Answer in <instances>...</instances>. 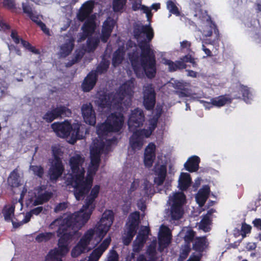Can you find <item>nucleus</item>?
I'll return each mask as SVG.
<instances>
[{
  "label": "nucleus",
  "mask_w": 261,
  "mask_h": 261,
  "mask_svg": "<svg viewBox=\"0 0 261 261\" xmlns=\"http://www.w3.org/2000/svg\"><path fill=\"white\" fill-rule=\"evenodd\" d=\"M65 42L60 46L59 54L61 57H65L68 56L74 47V39L69 36L65 37Z\"/></svg>",
  "instance_id": "23"
},
{
  "label": "nucleus",
  "mask_w": 261,
  "mask_h": 261,
  "mask_svg": "<svg viewBox=\"0 0 261 261\" xmlns=\"http://www.w3.org/2000/svg\"><path fill=\"white\" fill-rule=\"evenodd\" d=\"M157 120H152L149 122L148 129L136 130L132 131L133 134L130 138L129 143L134 150H140L144 144V138L149 137L156 125Z\"/></svg>",
  "instance_id": "9"
},
{
  "label": "nucleus",
  "mask_w": 261,
  "mask_h": 261,
  "mask_svg": "<svg viewBox=\"0 0 261 261\" xmlns=\"http://www.w3.org/2000/svg\"><path fill=\"white\" fill-rule=\"evenodd\" d=\"M111 242V237H107L97 248L92 252L88 259L85 258L81 261H98L103 253L109 247Z\"/></svg>",
  "instance_id": "17"
},
{
  "label": "nucleus",
  "mask_w": 261,
  "mask_h": 261,
  "mask_svg": "<svg viewBox=\"0 0 261 261\" xmlns=\"http://www.w3.org/2000/svg\"><path fill=\"white\" fill-rule=\"evenodd\" d=\"M124 123V117L120 113H112L109 115L105 123L99 124L97 127L99 143L106 146V149L112 144L114 140L108 139L109 134L112 132H119Z\"/></svg>",
  "instance_id": "6"
},
{
  "label": "nucleus",
  "mask_w": 261,
  "mask_h": 261,
  "mask_svg": "<svg viewBox=\"0 0 261 261\" xmlns=\"http://www.w3.org/2000/svg\"><path fill=\"white\" fill-rule=\"evenodd\" d=\"M183 62H190L194 65H196L194 59L192 57L191 55H187L183 58Z\"/></svg>",
  "instance_id": "55"
},
{
  "label": "nucleus",
  "mask_w": 261,
  "mask_h": 261,
  "mask_svg": "<svg viewBox=\"0 0 261 261\" xmlns=\"http://www.w3.org/2000/svg\"><path fill=\"white\" fill-rule=\"evenodd\" d=\"M98 43L97 39L90 38L87 41V46L86 49L88 51H91L95 49Z\"/></svg>",
  "instance_id": "43"
},
{
  "label": "nucleus",
  "mask_w": 261,
  "mask_h": 261,
  "mask_svg": "<svg viewBox=\"0 0 261 261\" xmlns=\"http://www.w3.org/2000/svg\"><path fill=\"white\" fill-rule=\"evenodd\" d=\"M186 201V197L182 192L173 193L169 196L168 203L171 205L170 215L172 219L181 218L184 211L182 206Z\"/></svg>",
  "instance_id": "10"
},
{
  "label": "nucleus",
  "mask_w": 261,
  "mask_h": 261,
  "mask_svg": "<svg viewBox=\"0 0 261 261\" xmlns=\"http://www.w3.org/2000/svg\"><path fill=\"white\" fill-rule=\"evenodd\" d=\"M154 172L156 175L154 179V183L158 186L162 185L166 175V166L163 165H156L154 167Z\"/></svg>",
  "instance_id": "24"
},
{
  "label": "nucleus",
  "mask_w": 261,
  "mask_h": 261,
  "mask_svg": "<svg viewBox=\"0 0 261 261\" xmlns=\"http://www.w3.org/2000/svg\"><path fill=\"white\" fill-rule=\"evenodd\" d=\"M126 0H113V8L114 11H121L125 6Z\"/></svg>",
  "instance_id": "41"
},
{
  "label": "nucleus",
  "mask_w": 261,
  "mask_h": 261,
  "mask_svg": "<svg viewBox=\"0 0 261 261\" xmlns=\"http://www.w3.org/2000/svg\"><path fill=\"white\" fill-rule=\"evenodd\" d=\"M22 9L24 13H26L29 16L33 14L32 8L26 4L22 3Z\"/></svg>",
  "instance_id": "53"
},
{
  "label": "nucleus",
  "mask_w": 261,
  "mask_h": 261,
  "mask_svg": "<svg viewBox=\"0 0 261 261\" xmlns=\"http://www.w3.org/2000/svg\"><path fill=\"white\" fill-rule=\"evenodd\" d=\"M82 112L84 121L89 125H95L96 123V116L91 104L84 105L82 107Z\"/></svg>",
  "instance_id": "18"
},
{
  "label": "nucleus",
  "mask_w": 261,
  "mask_h": 261,
  "mask_svg": "<svg viewBox=\"0 0 261 261\" xmlns=\"http://www.w3.org/2000/svg\"><path fill=\"white\" fill-rule=\"evenodd\" d=\"M208 25H205L203 28V34L205 37L211 36L213 33V30L215 28V25L208 22Z\"/></svg>",
  "instance_id": "45"
},
{
  "label": "nucleus",
  "mask_w": 261,
  "mask_h": 261,
  "mask_svg": "<svg viewBox=\"0 0 261 261\" xmlns=\"http://www.w3.org/2000/svg\"><path fill=\"white\" fill-rule=\"evenodd\" d=\"M149 233V229L146 226H142L134 242L133 251L139 252L142 248L144 243Z\"/></svg>",
  "instance_id": "19"
},
{
  "label": "nucleus",
  "mask_w": 261,
  "mask_h": 261,
  "mask_svg": "<svg viewBox=\"0 0 261 261\" xmlns=\"http://www.w3.org/2000/svg\"><path fill=\"white\" fill-rule=\"evenodd\" d=\"M97 80L96 72H90L85 79L82 84V88L85 92H88L94 86Z\"/></svg>",
  "instance_id": "26"
},
{
  "label": "nucleus",
  "mask_w": 261,
  "mask_h": 261,
  "mask_svg": "<svg viewBox=\"0 0 261 261\" xmlns=\"http://www.w3.org/2000/svg\"><path fill=\"white\" fill-rule=\"evenodd\" d=\"M139 214L135 212L131 214L128 217V221L126 223L125 232L122 237L123 243L127 245L132 240L136 234V230L139 225Z\"/></svg>",
  "instance_id": "11"
},
{
  "label": "nucleus",
  "mask_w": 261,
  "mask_h": 261,
  "mask_svg": "<svg viewBox=\"0 0 261 261\" xmlns=\"http://www.w3.org/2000/svg\"><path fill=\"white\" fill-rule=\"evenodd\" d=\"M54 237L55 233L45 232L40 233L38 234L36 236L35 240L38 242H46L49 240Z\"/></svg>",
  "instance_id": "39"
},
{
  "label": "nucleus",
  "mask_w": 261,
  "mask_h": 261,
  "mask_svg": "<svg viewBox=\"0 0 261 261\" xmlns=\"http://www.w3.org/2000/svg\"><path fill=\"white\" fill-rule=\"evenodd\" d=\"M132 8L134 11L138 10H141L143 13L146 14V17L148 20L149 21L152 17V13L151 12V8L149 7H146L144 5H141L140 2L135 1L133 3Z\"/></svg>",
  "instance_id": "33"
},
{
  "label": "nucleus",
  "mask_w": 261,
  "mask_h": 261,
  "mask_svg": "<svg viewBox=\"0 0 261 261\" xmlns=\"http://www.w3.org/2000/svg\"><path fill=\"white\" fill-rule=\"evenodd\" d=\"M143 190L141 195L143 201L146 200L149 197H151L155 193V190L151 183L147 180H145L143 184Z\"/></svg>",
  "instance_id": "30"
},
{
  "label": "nucleus",
  "mask_w": 261,
  "mask_h": 261,
  "mask_svg": "<svg viewBox=\"0 0 261 261\" xmlns=\"http://www.w3.org/2000/svg\"><path fill=\"white\" fill-rule=\"evenodd\" d=\"M8 181L9 184L13 187H18L20 184V179L17 170H14L10 174Z\"/></svg>",
  "instance_id": "35"
},
{
  "label": "nucleus",
  "mask_w": 261,
  "mask_h": 261,
  "mask_svg": "<svg viewBox=\"0 0 261 261\" xmlns=\"http://www.w3.org/2000/svg\"><path fill=\"white\" fill-rule=\"evenodd\" d=\"M253 224L255 227L261 230V219H256L253 221Z\"/></svg>",
  "instance_id": "63"
},
{
  "label": "nucleus",
  "mask_w": 261,
  "mask_h": 261,
  "mask_svg": "<svg viewBox=\"0 0 261 261\" xmlns=\"http://www.w3.org/2000/svg\"><path fill=\"white\" fill-rule=\"evenodd\" d=\"M134 88V80H131L122 85L118 92L99 98L96 101L98 109L103 113L123 109V106H128L130 103Z\"/></svg>",
  "instance_id": "4"
},
{
  "label": "nucleus",
  "mask_w": 261,
  "mask_h": 261,
  "mask_svg": "<svg viewBox=\"0 0 261 261\" xmlns=\"http://www.w3.org/2000/svg\"><path fill=\"white\" fill-rule=\"evenodd\" d=\"M240 90L242 92L244 100L246 102H250L252 98V94L250 92L249 89L244 86L240 87Z\"/></svg>",
  "instance_id": "40"
},
{
  "label": "nucleus",
  "mask_w": 261,
  "mask_h": 261,
  "mask_svg": "<svg viewBox=\"0 0 261 261\" xmlns=\"http://www.w3.org/2000/svg\"><path fill=\"white\" fill-rule=\"evenodd\" d=\"M89 251L80 241L76 245L73 247L71 252L72 257H77L81 254Z\"/></svg>",
  "instance_id": "34"
},
{
  "label": "nucleus",
  "mask_w": 261,
  "mask_h": 261,
  "mask_svg": "<svg viewBox=\"0 0 261 261\" xmlns=\"http://www.w3.org/2000/svg\"><path fill=\"white\" fill-rule=\"evenodd\" d=\"M180 45L182 48H189L191 46V43L188 41H184L180 43Z\"/></svg>",
  "instance_id": "64"
},
{
  "label": "nucleus",
  "mask_w": 261,
  "mask_h": 261,
  "mask_svg": "<svg viewBox=\"0 0 261 261\" xmlns=\"http://www.w3.org/2000/svg\"><path fill=\"white\" fill-rule=\"evenodd\" d=\"M4 5L10 8H13L14 6V1L13 0H4Z\"/></svg>",
  "instance_id": "59"
},
{
  "label": "nucleus",
  "mask_w": 261,
  "mask_h": 261,
  "mask_svg": "<svg viewBox=\"0 0 261 261\" xmlns=\"http://www.w3.org/2000/svg\"><path fill=\"white\" fill-rule=\"evenodd\" d=\"M195 236V233L193 231V230H192L191 228H187L186 231V234L184 237V239L185 241L189 243L190 242H191Z\"/></svg>",
  "instance_id": "49"
},
{
  "label": "nucleus",
  "mask_w": 261,
  "mask_h": 261,
  "mask_svg": "<svg viewBox=\"0 0 261 261\" xmlns=\"http://www.w3.org/2000/svg\"><path fill=\"white\" fill-rule=\"evenodd\" d=\"M30 170L39 177H41L44 173L43 169L40 166H31Z\"/></svg>",
  "instance_id": "50"
},
{
  "label": "nucleus",
  "mask_w": 261,
  "mask_h": 261,
  "mask_svg": "<svg viewBox=\"0 0 261 261\" xmlns=\"http://www.w3.org/2000/svg\"><path fill=\"white\" fill-rule=\"evenodd\" d=\"M51 128L58 136L67 138V141L72 144L77 139H82L87 133L84 126L79 123L71 125L67 121L62 123L55 122L51 124Z\"/></svg>",
  "instance_id": "7"
},
{
  "label": "nucleus",
  "mask_w": 261,
  "mask_h": 261,
  "mask_svg": "<svg viewBox=\"0 0 261 261\" xmlns=\"http://www.w3.org/2000/svg\"><path fill=\"white\" fill-rule=\"evenodd\" d=\"M62 147L59 145H55L52 147L53 155L54 156V159L61 160L60 157L63 154Z\"/></svg>",
  "instance_id": "42"
},
{
  "label": "nucleus",
  "mask_w": 261,
  "mask_h": 261,
  "mask_svg": "<svg viewBox=\"0 0 261 261\" xmlns=\"http://www.w3.org/2000/svg\"><path fill=\"white\" fill-rule=\"evenodd\" d=\"M67 206V203L63 202L57 205L55 208V212L56 213L59 212L65 209Z\"/></svg>",
  "instance_id": "54"
},
{
  "label": "nucleus",
  "mask_w": 261,
  "mask_h": 261,
  "mask_svg": "<svg viewBox=\"0 0 261 261\" xmlns=\"http://www.w3.org/2000/svg\"><path fill=\"white\" fill-rule=\"evenodd\" d=\"M115 24L114 21L110 18L107 19L103 23L101 36V40L106 42L109 38Z\"/></svg>",
  "instance_id": "25"
},
{
  "label": "nucleus",
  "mask_w": 261,
  "mask_h": 261,
  "mask_svg": "<svg viewBox=\"0 0 261 261\" xmlns=\"http://www.w3.org/2000/svg\"><path fill=\"white\" fill-rule=\"evenodd\" d=\"M64 171V167L61 160H52L48 173L50 179L56 181L62 175Z\"/></svg>",
  "instance_id": "15"
},
{
  "label": "nucleus",
  "mask_w": 261,
  "mask_h": 261,
  "mask_svg": "<svg viewBox=\"0 0 261 261\" xmlns=\"http://www.w3.org/2000/svg\"><path fill=\"white\" fill-rule=\"evenodd\" d=\"M99 185H95L87 195L82 208L73 214H65L55 220L49 225L50 229H57L58 236L61 234L58 248L51 250L46 261H62L61 257L69 251L68 245L74 235L87 222L95 207V199L100 191Z\"/></svg>",
  "instance_id": "1"
},
{
  "label": "nucleus",
  "mask_w": 261,
  "mask_h": 261,
  "mask_svg": "<svg viewBox=\"0 0 261 261\" xmlns=\"http://www.w3.org/2000/svg\"><path fill=\"white\" fill-rule=\"evenodd\" d=\"M171 240V230L167 226L162 225L160 226L159 232V243L161 248L167 246Z\"/></svg>",
  "instance_id": "20"
},
{
  "label": "nucleus",
  "mask_w": 261,
  "mask_h": 261,
  "mask_svg": "<svg viewBox=\"0 0 261 261\" xmlns=\"http://www.w3.org/2000/svg\"><path fill=\"white\" fill-rule=\"evenodd\" d=\"M93 8V4L91 2H87L83 5L77 14V19L81 21L86 19L84 25L82 27L83 35L80 39L81 41L91 35L95 30L96 24L95 22V15H91Z\"/></svg>",
  "instance_id": "8"
},
{
  "label": "nucleus",
  "mask_w": 261,
  "mask_h": 261,
  "mask_svg": "<svg viewBox=\"0 0 261 261\" xmlns=\"http://www.w3.org/2000/svg\"><path fill=\"white\" fill-rule=\"evenodd\" d=\"M162 63L168 66V69L170 71H175L178 68L182 69L186 68V65L183 63V62H177L176 63H174L171 60L163 59Z\"/></svg>",
  "instance_id": "32"
},
{
  "label": "nucleus",
  "mask_w": 261,
  "mask_h": 261,
  "mask_svg": "<svg viewBox=\"0 0 261 261\" xmlns=\"http://www.w3.org/2000/svg\"><path fill=\"white\" fill-rule=\"evenodd\" d=\"M155 145L152 143H149L146 147L144 155V163L146 167H150L155 158Z\"/></svg>",
  "instance_id": "22"
},
{
  "label": "nucleus",
  "mask_w": 261,
  "mask_h": 261,
  "mask_svg": "<svg viewBox=\"0 0 261 261\" xmlns=\"http://www.w3.org/2000/svg\"><path fill=\"white\" fill-rule=\"evenodd\" d=\"M113 223V213L106 211L94 228L88 230L80 242L89 251L93 248L106 236Z\"/></svg>",
  "instance_id": "5"
},
{
  "label": "nucleus",
  "mask_w": 261,
  "mask_h": 261,
  "mask_svg": "<svg viewBox=\"0 0 261 261\" xmlns=\"http://www.w3.org/2000/svg\"><path fill=\"white\" fill-rule=\"evenodd\" d=\"M39 26L41 28V30L43 31L44 33H45L47 35H50L49 31L46 28L44 23H43L42 22H40Z\"/></svg>",
  "instance_id": "57"
},
{
  "label": "nucleus",
  "mask_w": 261,
  "mask_h": 261,
  "mask_svg": "<svg viewBox=\"0 0 261 261\" xmlns=\"http://www.w3.org/2000/svg\"><path fill=\"white\" fill-rule=\"evenodd\" d=\"M205 238H196L194 241V247L196 250H200L205 245Z\"/></svg>",
  "instance_id": "44"
},
{
  "label": "nucleus",
  "mask_w": 261,
  "mask_h": 261,
  "mask_svg": "<svg viewBox=\"0 0 261 261\" xmlns=\"http://www.w3.org/2000/svg\"><path fill=\"white\" fill-rule=\"evenodd\" d=\"M16 205H19L22 206V203L19 201H16V202L12 205H6L3 210V214L5 219L8 221H11L13 226L15 228L18 227L20 226L19 225L20 222L17 223L12 220L14 216L15 207Z\"/></svg>",
  "instance_id": "21"
},
{
  "label": "nucleus",
  "mask_w": 261,
  "mask_h": 261,
  "mask_svg": "<svg viewBox=\"0 0 261 261\" xmlns=\"http://www.w3.org/2000/svg\"><path fill=\"white\" fill-rule=\"evenodd\" d=\"M191 179L190 174L181 173L178 179V187L182 190H186L190 185Z\"/></svg>",
  "instance_id": "31"
},
{
  "label": "nucleus",
  "mask_w": 261,
  "mask_h": 261,
  "mask_svg": "<svg viewBox=\"0 0 261 261\" xmlns=\"http://www.w3.org/2000/svg\"><path fill=\"white\" fill-rule=\"evenodd\" d=\"M30 18L35 22H36L38 25H39V22H42L39 19V16L37 15H35L34 13L31 15V16H29Z\"/></svg>",
  "instance_id": "60"
},
{
  "label": "nucleus",
  "mask_w": 261,
  "mask_h": 261,
  "mask_svg": "<svg viewBox=\"0 0 261 261\" xmlns=\"http://www.w3.org/2000/svg\"><path fill=\"white\" fill-rule=\"evenodd\" d=\"M30 203L32 205L42 204L47 201L51 197V194L41 188L36 189L34 192L29 193Z\"/></svg>",
  "instance_id": "12"
},
{
  "label": "nucleus",
  "mask_w": 261,
  "mask_h": 261,
  "mask_svg": "<svg viewBox=\"0 0 261 261\" xmlns=\"http://www.w3.org/2000/svg\"><path fill=\"white\" fill-rule=\"evenodd\" d=\"M42 209L43 208L42 206H39L34 209H33L30 213H27L24 219L22 221H20L19 225H22L23 224L28 222L30 220L32 214L36 215H38L41 212Z\"/></svg>",
  "instance_id": "38"
},
{
  "label": "nucleus",
  "mask_w": 261,
  "mask_h": 261,
  "mask_svg": "<svg viewBox=\"0 0 261 261\" xmlns=\"http://www.w3.org/2000/svg\"><path fill=\"white\" fill-rule=\"evenodd\" d=\"M167 7L170 12L177 15L179 14L177 7L175 5V3L172 1H169L167 2Z\"/></svg>",
  "instance_id": "47"
},
{
  "label": "nucleus",
  "mask_w": 261,
  "mask_h": 261,
  "mask_svg": "<svg viewBox=\"0 0 261 261\" xmlns=\"http://www.w3.org/2000/svg\"><path fill=\"white\" fill-rule=\"evenodd\" d=\"M210 187L207 186H204L201 189L196 196V200L200 207H202L206 202L209 193Z\"/></svg>",
  "instance_id": "27"
},
{
  "label": "nucleus",
  "mask_w": 261,
  "mask_h": 261,
  "mask_svg": "<svg viewBox=\"0 0 261 261\" xmlns=\"http://www.w3.org/2000/svg\"><path fill=\"white\" fill-rule=\"evenodd\" d=\"M231 101L228 97L220 96L211 100V104L216 107H221Z\"/></svg>",
  "instance_id": "37"
},
{
  "label": "nucleus",
  "mask_w": 261,
  "mask_h": 261,
  "mask_svg": "<svg viewBox=\"0 0 261 261\" xmlns=\"http://www.w3.org/2000/svg\"><path fill=\"white\" fill-rule=\"evenodd\" d=\"M200 159L198 156L194 155L190 158L185 164V167L190 172L196 171L199 168Z\"/></svg>",
  "instance_id": "29"
},
{
  "label": "nucleus",
  "mask_w": 261,
  "mask_h": 261,
  "mask_svg": "<svg viewBox=\"0 0 261 261\" xmlns=\"http://www.w3.org/2000/svg\"><path fill=\"white\" fill-rule=\"evenodd\" d=\"M21 44L24 47H25L26 48L28 49L29 50H30L32 51H34V48L31 47V46L30 45V44L28 42L24 41L23 40H21Z\"/></svg>",
  "instance_id": "58"
},
{
  "label": "nucleus",
  "mask_w": 261,
  "mask_h": 261,
  "mask_svg": "<svg viewBox=\"0 0 261 261\" xmlns=\"http://www.w3.org/2000/svg\"><path fill=\"white\" fill-rule=\"evenodd\" d=\"M138 206L140 210L141 211H144L146 208V205L145 204L144 201H140L138 202L137 203Z\"/></svg>",
  "instance_id": "62"
},
{
  "label": "nucleus",
  "mask_w": 261,
  "mask_h": 261,
  "mask_svg": "<svg viewBox=\"0 0 261 261\" xmlns=\"http://www.w3.org/2000/svg\"><path fill=\"white\" fill-rule=\"evenodd\" d=\"M143 103L145 108L150 110L155 105V93L153 88L150 84H147L143 88Z\"/></svg>",
  "instance_id": "16"
},
{
  "label": "nucleus",
  "mask_w": 261,
  "mask_h": 261,
  "mask_svg": "<svg viewBox=\"0 0 261 261\" xmlns=\"http://www.w3.org/2000/svg\"><path fill=\"white\" fill-rule=\"evenodd\" d=\"M109 66V62L107 61H102L97 68V71L99 73H102L106 71Z\"/></svg>",
  "instance_id": "51"
},
{
  "label": "nucleus",
  "mask_w": 261,
  "mask_h": 261,
  "mask_svg": "<svg viewBox=\"0 0 261 261\" xmlns=\"http://www.w3.org/2000/svg\"><path fill=\"white\" fill-rule=\"evenodd\" d=\"M118 255L114 250H111L107 255L105 261H118Z\"/></svg>",
  "instance_id": "48"
},
{
  "label": "nucleus",
  "mask_w": 261,
  "mask_h": 261,
  "mask_svg": "<svg viewBox=\"0 0 261 261\" xmlns=\"http://www.w3.org/2000/svg\"><path fill=\"white\" fill-rule=\"evenodd\" d=\"M71 114V112L69 109L64 106H60L48 111L44 115L43 118L47 122H50L59 117H68Z\"/></svg>",
  "instance_id": "14"
},
{
  "label": "nucleus",
  "mask_w": 261,
  "mask_h": 261,
  "mask_svg": "<svg viewBox=\"0 0 261 261\" xmlns=\"http://www.w3.org/2000/svg\"><path fill=\"white\" fill-rule=\"evenodd\" d=\"M215 212V210L211 209L208 211L205 216H204L200 221L199 227L205 232L208 231L211 228V216Z\"/></svg>",
  "instance_id": "28"
},
{
  "label": "nucleus",
  "mask_w": 261,
  "mask_h": 261,
  "mask_svg": "<svg viewBox=\"0 0 261 261\" xmlns=\"http://www.w3.org/2000/svg\"><path fill=\"white\" fill-rule=\"evenodd\" d=\"M251 227L246 224H243L242 226V231L245 233H248L250 232Z\"/></svg>",
  "instance_id": "56"
},
{
  "label": "nucleus",
  "mask_w": 261,
  "mask_h": 261,
  "mask_svg": "<svg viewBox=\"0 0 261 261\" xmlns=\"http://www.w3.org/2000/svg\"><path fill=\"white\" fill-rule=\"evenodd\" d=\"M134 36L139 42V49L131 41L127 44L132 66L137 76H141L144 72L148 77L152 78L156 73L155 60L154 53L146 39L150 41L153 38V29L150 24L141 25L135 29Z\"/></svg>",
  "instance_id": "3"
},
{
  "label": "nucleus",
  "mask_w": 261,
  "mask_h": 261,
  "mask_svg": "<svg viewBox=\"0 0 261 261\" xmlns=\"http://www.w3.org/2000/svg\"><path fill=\"white\" fill-rule=\"evenodd\" d=\"M190 247L189 245H185L182 248L180 253L179 261H182L188 255L190 251Z\"/></svg>",
  "instance_id": "46"
},
{
  "label": "nucleus",
  "mask_w": 261,
  "mask_h": 261,
  "mask_svg": "<svg viewBox=\"0 0 261 261\" xmlns=\"http://www.w3.org/2000/svg\"><path fill=\"white\" fill-rule=\"evenodd\" d=\"M109 151L106 146L99 143L98 140H94L90 147L91 162L88 167L87 174L84 177L85 170L83 166L85 159L80 154L75 153L69 160L71 172L68 178L67 185H71L74 188V195L79 200L87 193L93 182V176L97 171L100 161V155L103 152Z\"/></svg>",
  "instance_id": "2"
},
{
  "label": "nucleus",
  "mask_w": 261,
  "mask_h": 261,
  "mask_svg": "<svg viewBox=\"0 0 261 261\" xmlns=\"http://www.w3.org/2000/svg\"><path fill=\"white\" fill-rule=\"evenodd\" d=\"M144 121V115L141 109H136L132 111L128 121L129 130H138L137 128L143 124Z\"/></svg>",
  "instance_id": "13"
},
{
  "label": "nucleus",
  "mask_w": 261,
  "mask_h": 261,
  "mask_svg": "<svg viewBox=\"0 0 261 261\" xmlns=\"http://www.w3.org/2000/svg\"><path fill=\"white\" fill-rule=\"evenodd\" d=\"M200 256L199 255H193L190 256L187 261H199Z\"/></svg>",
  "instance_id": "61"
},
{
  "label": "nucleus",
  "mask_w": 261,
  "mask_h": 261,
  "mask_svg": "<svg viewBox=\"0 0 261 261\" xmlns=\"http://www.w3.org/2000/svg\"><path fill=\"white\" fill-rule=\"evenodd\" d=\"M139 185L140 180L139 179H135L130 184V187L128 190V193L131 194L135 191L138 188Z\"/></svg>",
  "instance_id": "52"
},
{
  "label": "nucleus",
  "mask_w": 261,
  "mask_h": 261,
  "mask_svg": "<svg viewBox=\"0 0 261 261\" xmlns=\"http://www.w3.org/2000/svg\"><path fill=\"white\" fill-rule=\"evenodd\" d=\"M124 51L123 48H119L113 55L112 63L114 66L120 64L123 60Z\"/></svg>",
  "instance_id": "36"
}]
</instances>
